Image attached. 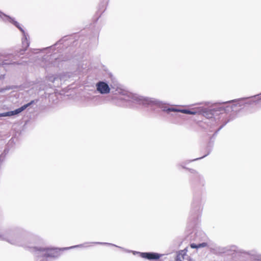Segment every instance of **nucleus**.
<instances>
[{
  "mask_svg": "<svg viewBox=\"0 0 261 261\" xmlns=\"http://www.w3.org/2000/svg\"><path fill=\"white\" fill-rule=\"evenodd\" d=\"M115 94L119 95V99L126 101H132L137 104L149 105L151 106H156L161 109L164 112L169 113L171 112H180L183 114L188 115H194L196 112L191 111L188 109H180L173 107H168L166 103L159 99L147 97H143L136 93H133L125 90L117 88L114 93Z\"/></svg>",
  "mask_w": 261,
  "mask_h": 261,
  "instance_id": "1",
  "label": "nucleus"
},
{
  "mask_svg": "<svg viewBox=\"0 0 261 261\" xmlns=\"http://www.w3.org/2000/svg\"><path fill=\"white\" fill-rule=\"evenodd\" d=\"M89 243H85L83 244H80L78 245H75L73 246H71L70 247L67 248H48V247H30L31 251L34 253L35 255H36L38 258L40 257H43L45 259H46L48 257H57L60 255V251L67 250L70 248L83 247H86L87 244Z\"/></svg>",
  "mask_w": 261,
  "mask_h": 261,
  "instance_id": "2",
  "label": "nucleus"
},
{
  "mask_svg": "<svg viewBox=\"0 0 261 261\" xmlns=\"http://www.w3.org/2000/svg\"><path fill=\"white\" fill-rule=\"evenodd\" d=\"M2 20L5 22H9L12 24H13L14 26H15L17 28H18L20 31L22 33L23 35V37L22 38V47L23 48L20 50V54L23 55L24 52L27 50V48L30 45V42L28 40V37H29L28 35L25 32L24 29L22 27V26L18 23L17 21L15 20L14 18L10 17L3 12L0 11V20Z\"/></svg>",
  "mask_w": 261,
  "mask_h": 261,
  "instance_id": "3",
  "label": "nucleus"
},
{
  "mask_svg": "<svg viewBox=\"0 0 261 261\" xmlns=\"http://www.w3.org/2000/svg\"><path fill=\"white\" fill-rule=\"evenodd\" d=\"M228 107L225 108L222 104L216 105L213 106L211 109L204 108L202 107L194 108L191 111H194L196 112L194 115L197 114H200L203 115L204 117L207 118H211L215 116H217L220 113H222L224 111H229L226 109Z\"/></svg>",
  "mask_w": 261,
  "mask_h": 261,
  "instance_id": "4",
  "label": "nucleus"
},
{
  "mask_svg": "<svg viewBox=\"0 0 261 261\" xmlns=\"http://www.w3.org/2000/svg\"><path fill=\"white\" fill-rule=\"evenodd\" d=\"M59 60L55 54L44 56L40 63V65L45 69L58 65Z\"/></svg>",
  "mask_w": 261,
  "mask_h": 261,
  "instance_id": "5",
  "label": "nucleus"
},
{
  "mask_svg": "<svg viewBox=\"0 0 261 261\" xmlns=\"http://www.w3.org/2000/svg\"><path fill=\"white\" fill-rule=\"evenodd\" d=\"M35 102V100H31L29 103L25 104L21 107L14 110V111H8L5 113H0V117H10L15 115H17L25 110L27 108L31 106Z\"/></svg>",
  "mask_w": 261,
  "mask_h": 261,
  "instance_id": "6",
  "label": "nucleus"
},
{
  "mask_svg": "<svg viewBox=\"0 0 261 261\" xmlns=\"http://www.w3.org/2000/svg\"><path fill=\"white\" fill-rule=\"evenodd\" d=\"M96 90L101 94H107L110 92L111 88L108 84L103 81H99L96 85Z\"/></svg>",
  "mask_w": 261,
  "mask_h": 261,
  "instance_id": "7",
  "label": "nucleus"
},
{
  "mask_svg": "<svg viewBox=\"0 0 261 261\" xmlns=\"http://www.w3.org/2000/svg\"><path fill=\"white\" fill-rule=\"evenodd\" d=\"M203 208V202L201 198H195L192 203V212L196 216L201 212Z\"/></svg>",
  "mask_w": 261,
  "mask_h": 261,
  "instance_id": "8",
  "label": "nucleus"
},
{
  "mask_svg": "<svg viewBox=\"0 0 261 261\" xmlns=\"http://www.w3.org/2000/svg\"><path fill=\"white\" fill-rule=\"evenodd\" d=\"M134 254L137 253V252L134 251ZM140 254V256L142 258L151 260H156L159 259L162 256V254H159L158 253L155 252H138Z\"/></svg>",
  "mask_w": 261,
  "mask_h": 261,
  "instance_id": "9",
  "label": "nucleus"
},
{
  "mask_svg": "<svg viewBox=\"0 0 261 261\" xmlns=\"http://www.w3.org/2000/svg\"><path fill=\"white\" fill-rule=\"evenodd\" d=\"M244 99H245V98L234 99V100L228 101L223 102L222 103V104L228 103H230V102L233 103L230 109H231L232 111H234V109L235 107H241L244 105L243 100Z\"/></svg>",
  "mask_w": 261,
  "mask_h": 261,
  "instance_id": "10",
  "label": "nucleus"
},
{
  "mask_svg": "<svg viewBox=\"0 0 261 261\" xmlns=\"http://www.w3.org/2000/svg\"><path fill=\"white\" fill-rule=\"evenodd\" d=\"M16 56V55H9L8 57H6V59H5L0 64L5 65L16 64V62L14 61L17 59Z\"/></svg>",
  "mask_w": 261,
  "mask_h": 261,
  "instance_id": "11",
  "label": "nucleus"
},
{
  "mask_svg": "<svg viewBox=\"0 0 261 261\" xmlns=\"http://www.w3.org/2000/svg\"><path fill=\"white\" fill-rule=\"evenodd\" d=\"M206 246H207V243H205V242H203L202 243H199L198 244H196L195 243H192L190 244V247L193 249H198V248H200L201 247H206Z\"/></svg>",
  "mask_w": 261,
  "mask_h": 261,
  "instance_id": "12",
  "label": "nucleus"
},
{
  "mask_svg": "<svg viewBox=\"0 0 261 261\" xmlns=\"http://www.w3.org/2000/svg\"><path fill=\"white\" fill-rule=\"evenodd\" d=\"M94 244H100V245H109V246H115L116 247H118V248H119L120 249H122L126 251V250L122 248L121 247H120V246H118L115 244H111V243H105V242H94L93 243ZM128 252H130L129 251H127Z\"/></svg>",
  "mask_w": 261,
  "mask_h": 261,
  "instance_id": "13",
  "label": "nucleus"
},
{
  "mask_svg": "<svg viewBox=\"0 0 261 261\" xmlns=\"http://www.w3.org/2000/svg\"><path fill=\"white\" fill-rule=\"evenodd\" d=\"M181 166L183 168H185V169H186L187 170H188L192 174H196L197 175V176L200 178H201V176L200 174H199V173H198L197 171H196L194 169H189V168H186L185 167V166H182L181 165Z\"/></svg>",
  "mask_w": 261,
  "mask_h": 261,
  "instance_id": "14",
  "label": "nucleus"
},
{
  "mask_svg": "<svg viewBox=\"0 0 261 261\" xmlns=\"http://www.w3.org/2000/svg\"><path fill=\"white\" fill-rule=\"evenodd\" d=\"M46 78L47 81L54 83L56 80H57L58 77L57 75H48L47 76Z\"/></svg>",
  "mask_w": 261,
  "mask_h": 261,
  "instance_id": "15",
  "label": "nucleus"
},
{
  "mask_svg": "<svg viewBox=\"0 0 261 261\" xmlns=\"http://www.w3.org/2000/svg\"><path fill=\"white\" fill-rule=\"evenodd\" d=\"M13 89V86H6L5 88H1L0 92H4L5 91Z\"/></svg>",
  "mask_w": 261,
  "mask_h": 261,
  "instance_id": "16",
  "label": "nucleus"
},
{
  "mask_svg": "<svg viewBox=\"0 0 261 261\" xmlns=\"http://www.w3.org/2000/svg\"><path fill=\"white\" fill-rule=\"evenodd\" d=\"M210 152H211V150H209L208 152H207V153L205 155H203V156L200 157V158H198L193 159L192 160H191V161H189V162L195 161H197V160H200L201 159H203L204 157L206 156L207 155H208L210 153Z\"/></svg>",
  "mask_w": 261,
  "mask_h": 261,
  "instance_id": "17",
  "label": "nucleus"
},
{
  "mask_svg": "<svg viewBox=\"0 0 261 261\" xmlns=\"http://www.w3.org/2000/svg\"><path fill=\"white\" fill-rule=\"evenodd\" d=\"M227 122L228 121L225 122L223 125H222L215 132V135H216L218 132H219L227 124Z\"/></svg>",
  "mask_w": 261,
  "mask_h": 261,
  "instance_id": "18",
  "label": "nucleus"
},
{
  "mask_svg": "<svg viewBox=\"0 0 261 261\" xmlns=\"http://www.w3.org/2000/svg\"><path fill=\"white\" fill-rule=\"evenodd\" d=\"M181 255L184 257V256L186 255V253L184 252V250H181Z\"/></svg>",
  "mask_w": 261,
  "mask_h": 261,
  "instance_id": "19",
  "label": "nucleus"
},
{
  "mask_svg": "<svg viewBox=\"0 0 261 261\" xmlns=\"http://www.w3.org/2000/svg\"><path fill=\"white\" fill-rule=\"evenodd\" d=\"M51 47H52V46H50V47H46V48H44L43 49H48L49 48H50Z\"/></svg>",
  "mask_w": 261,
  "mask_h": 261,
  "instance_id": "20",
  "label": "nucleus"
},
{
  "mask_svg": "<svg viewBox=\"0 0 261 261\" xmlns=\"http://www.w3.org/2000/svg\"><path fill=\"white\" fill-rule=\"evenodd\" d=\"M4 77V75H1V76H0V79H3Z\"/></svg>",
  "mask_w": 261,
  "mask_h": 261,
  "instance_id": "21",
  "label": "nucleus"
},
{
  "mask_svg": "<svg viewBox=\"0 0 261 261\" xmlns=\"http://www.w3.org/2000/svg\"><path fill=\"white\" fill-rule=\"evenodd\" d=\"M44 260V259H40V261H43Z\"/></svg>",
  "mask_w": 261,
  "mask_h": 261,
  "instance_id": "22",
  "label": "nucleus"
}]
</instances>
